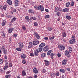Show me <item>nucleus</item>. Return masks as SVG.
<instances>
[{"mask_svg": "<svg viewBox=\"0 0 78 78\" xmlns=\"http://www.w3.org/2000/svg\"><path fill=\"white\" fill-rule=\"evenodd\" d=\"M39 42L38 41H33V44L34 45H37L38 44H39Z\"/></svg>", "mask_w": 78, "mask_h": 78, "instance_id": "obj_1", "label": "nucleus"}, {"mask_svg": "<svg viewBox=\"0 0 78 78\" xmlns=\"http://www.w3.org/2000/svg\"><path fill=\"white\" fill-rule=\"evenodd\" d=\"M33 72L35 74H36V73H37L39 71H38V70L36 69V68H34L33 70Z\"/></svg>", "mask_w": 78, "mask_h": 78, "instance_id": "obj_2", "label": "nucleus"}, {"mask_svg": "<svg viewBox=\"0 0 78 78\" xmlns=\"http://www.w3.org/2000/svg\"><path fill=\"white\" fill-rule=\"evenodd\" d=\"M34 54L36 56H37L39 55V50L36 49L34 52Z\"/></svg>", "mask_w": 78, "mask_h": 78, "instance_id": "obj_3", "label": "nucleus"}, {"mask_svg": "<svg viewBox=\"0 0 78 78\" xmlns=\"http://www.w3.org/2000/svg\"><path fill=\"white\" fill-rule=\"evenodd\" d=\"M58 48H59L60 50H62L65 49V47L64 46H61L59 45L58 46Z\"/></svg>", "mask_w": 78, "mask_h": 78, "instance_id": "obj_4", "label": "nucleus"}, {"mask_svg": "<svg viewBox=\"0 0 78 78\" xmlns=\"http://www.w3.org/2000/svg\"><path fill=\"white\" fill-rule=\"evenodd\" d=\"M41 5H35L34 7L35 9H36L37 10H40V8H41Z\"/></svg>", "mask_w": 78, "mask_h": 78, "instance_id": "obj_5", "label": "nucleus"}, {"mask_svg": "<svg viewBox=\"0 0 78 78\" xmlns=\"http://www.w3.org/2000/svg\"><path fill=\"white\" fill-rule=\"evenodd\" d=\"M48 50H49V48H48V46L45 47L43 48V51L45 52L47 51H48Z\"/></svg>", "mask_w": 78, "mask_h": 78, "instance_id": "obj_6", "label": "nucleus"}, {"mask_svg": "<svg viewBox=\"0 0 78 78\" xmlns=\"http://www.w3.org/2000/svg\"><path fill=\"white\" fill-rule=\"evenodd\" d=\"M34 34L35 37L37 39H40V36L39 35V34H38L36 33V32L34 33Z\"/></svg>", "mask_w": 78, "mask_h": 78, "instance_id": "obj_7", "label": "nucleus"}, {"mask_svg": "<svg viewBox=\"0 0 78 78\" xmlns=\"http://www.w3.org/2000/svg\"><path fill=\"white\" fill-rule=\"evenodd\" d=\"M69 42H70V44H73V43H75V39H71V40Z\"/></svg>", "mask_w": 78, "mask_h": 78, "instance_id": "obj_8", "label": "nucleus"}, {"mask_svg": "<svg viewBox=\"0 0 78 78\" xmlns=\"http://www.w3.org/2000/svg\"><path fill=\"white\" fill-rule=\"evenodd\" d=\"M65 52L66 53L65 55L66 56H67L68 57H70V54H69V51L66 50L65 51Z\"/></svg>", "mask_w": 78, "mask_h": 78, "instance_id": "obj_9", "label": "nucleus"}, {"mask_svg": "<svg viewBox=\"0 0 78 78\" xmlns=\"http://www.w3.org/2000/svg\"><path fill=\"white\" fill-rule=\"evenodd\" d=\"M15 6H17L19 5V1L18 0H15Z\"/></svg>", "mask_w": 78, "mask_h": 78, "instance_id": "obj_10", "label": "nucleus"}, {"mask_svg": "<svg viewBox=\"0 0 78 78\" xmlns=\"http://www.w3.org/2000/svg\"><path fill=\"white\" fill-rule=\"evenodd\" d=\"M67 60L64 59L63 61H62V65H66V63H67Z\"/></svg>", "mask_w": 78, "mask_h": 78, "instance_id": "obj_11", "label": "nucleus"}, {"mask_svg": "<svg viewBox=\"0 0 78 78\" xmlns=\"http://www.w3.org/2000/svg\"><path fill=\"white\" fill-rule=\"evenodd\" d=\"M8 63H6L5 66H4V67L3 68L5 70H6L8 69Z\"/></svg>", "mask_w": 78, "mask_h": 78, "instance_id": "obj_12", "label": "nucleus"}, {"mask_svg": "<svg viewBox=\"0 0 78 78\" xmlns=\"http://www.w3.org/2000/svg\"><path fill=\"white\" fill-rule=\"evenodd\" d=\"M45 46V43H41L40 44L39 46V47H41L43 48Z\"/></svg>", "mask_w": 78, "mask_h": 78, "instance_id": "obj_13", "label": "nucleus"}, {"mask_svg": "<svg viewBox=\"0 0 78 78\" xmlns=\"http://www.w3.org/2000/svg\"><path fill=\"white\" fill-rule=\"evenodd\" d=\"M44 62H45V64L47 66H48L50 64V62H49V61L45 60H44Z\"/></svg>", "mask_w": 78, "mask_h": 78, "instance_id": "obj_14", "label": "nucleus"}, {"mask_svg": "<svg viewBox=\"0 0 78 78\" xmlns=\"http://www.w3.org/2000/svg\"><path fill=\"white\" fill-rule=\"evenodd\" d=\"M26 22H28L29 21H30V19H29V17H28V16H27L25 17Z\"/></svg>", "mask_w": 78, "mask_h": 78, "instance_id": "obj_15", "label": "nucleus"}, {"mask_svg": "<svg viewBox=\"0 0 78 78\" xmlns=\"http://www.w3.org/2000/svg\"><path fill=\"white\" fill-rule=\"evenodd\" d=\"M19 45H20V47H23V44L22 42H20L19 43Z\"/></svg>", "mask_w": 78, "mask_h": 78, "instance_id": "obj_16", "label": "nucleus"}, {"mask_svg": "<svg viewBox=\"0 0 78 78\" xmlns=\"http://www.w3.org/2000/svg\"><path fill=\"white\" fill-rule=\"evenodd\" d=\"M6 2L8 3V4L11 5H12V1L10 0H7Z\"/></svg>", "mask_w": 78, "mask_h": 78, "instance_id": "obj_17", "label": "nucleus"}, {"mask_svg": "<svg viewBox=\"0 0 78 78\" xmlns=\"http://www.w3.org/2000/svg\"><path fill=\"white\" fill-rule=\"evenodd\" d=\"M40 10H41V11H44V8L43 6L41 5Z\"/></svg>", "mask_w": 78, "mask_h": 78, "instance_id": "obj_18", "label": "nucleus"}, {"mask_svg": "<svg viewBox=\"0 0 78 78\" xmlns=\"http://www.w3.org/2000/svg\"><path fill=\"white\" fill-rule=\"evenodd\" d=\"M63 12H67L69 11V9L67 8H66L63 9Z\"/></svg>", "mask_w": 78, "mask_h": 78, "instance_id": "obj_19", "label": "nucleus"}, {"mask_svg": "<svg viewBox=\"0 0 78 78\" xmlns=\"http://www.w3.org/2000/svg\"><path fill=\"white\" fill-rule=\"evenodd\" d=\"M13 28H12V29H9L8 30V33H12V31H13Z\"/></svg>", "mask_w": 78, "mask_h": 78, "instance_id": "obj_20", "label": "nucleus"}, {"mask_svg": "<svg viewBox=\"0 0 78 78\" xmlns=\"http://www.w3.org/2000/svg\"><path fill=\"white\" fill-rule=\"evenodd\" d=\"M21 57L22 58H23V59H25V58H26V55H25V54H24L21 56Z\"/></svg>", "mask_w": 78, "mask_h": 78, "instance_id": "obj_21", "label": "nucleus"}, {"mask_svg": "<svg viewBox=\"0 0 78 78\" xmlns=\"http://www.w3.org/2000/svg\"><path fill=\"white\" fill-rule=\"evenodd\" d=\"M41 56L42 58H44L46 56V54L45 53H43L41 54Z\"/></svg>", "mask_w": 78, "mask_h": 78, "instance_id": "obj_22", "label": "nucleus"}, {"mask_svg": "<svg viewBox=\"0 0 78 78\" xmlns=\"http://www.w3.org/2000/svg\"><path fill=\"white\" fill-rule=\"evenodd\" d=\"M66 17L68 20H70L71 19V17L67 15L66 16Z\"/></svg>", "mask_w": 78, "mask_h": 78, "instance_id": "obj_23", "label": "nucleus"}, {"mask_svg": "<svg viewBox=\"0 0 78 78\" xmlns=\"http://www.w3.org/2000/svg\"><path fill=\"white\" fill-rule=\"evenodd\" d=\"M0 48H1V50L2 51H3L5 50V48L4 46L1 47Z\"/></svg>", "mask_w": 78, "mask_h": 78, "instance_id": "obj_24", "label": "nucleus"}, {"mask_svg": "<svg viewBox=\"0 0 78 78\" xmlns=\"http://www.w3.org/2000/svg\"><path fill=\"white\" fill-rule=\"evenodd\" d=\"M60 71L61 72H62V73H65V70L63 69H60Z\"/></svg>", "mask_w": 78, "mask_h": 78, "instance_id": "obj_25", "label": "nucleus"}, {"mask_svg": "<svg viewBox=\"0 0 78 78\" xmlns=\"http://www.w3.org/2000/svg\"><path fill=\"white\" fill-rule=\"evenodd\" d=\"M52 50H49L47 53V55H48V56H50V53H51Z\"/></svg>", "mask_w": 78, "mask_h": 78, "instance_id": "obj_26", "label": "nucleus"}, {"mask_svg": "<svg viewBox=\"0 0 78 78\" xmlns=\"http://www.w3.org/2000/svg\"><path fill=\"white\" fill-rule=\"evenodd\" d=\"M55 75V73H52L51 74L50 76L51 78H53Z\"/></svg>", "mask_w": 78, "mask_h": 78, "instance_id": "obj_27", "label": "nucleus"}, {"mask_svg": "<svg viewBox=\"0 0 78 78\" xmlns=\"http://www.w3.org/2000/svg\"><path fill=\"white\" fill-rule=\"evenodd\" d=\"M22 74L23 76L26 75V73H25V72L24 70H23L22 72Z\"/></svg>", "mask_w": 78, "mask_h": 78, "instance_id": "obj_28", "label": "nucleus"}, {"mask_svg": "<svg viewBox=\"0 0 78 78\" xmlns=\"http://www.w3.org/2000/svg\"><path fill=\"white\" fill-rule=\"evenodd\" d=\"M42 49H43V48H41V47H39V50L40 52H41L42 51Z\"/></svg>", "mask_w": 78, "mask_h": 78, "instance_id": "obj_29", "label": "nucleus"}, {"mask_svg": "<svg viewBox=\"0 0 78 78\" xmlns=\"http://www.w3.org/2000/svg\"><path fill=\"white\" fill-rule=\"evenodd\" d=\"M4 54L5 55H6V53H7V50L6 49H5L4 51H2Z\"/></svg>", "mask_w": 78, "mask_h": 78, "instance_id": "obj_30", "label": "nucleus"}, {"mask_svg": "<svg viewBox=\"0 0 78 78\" xmlns=\"http://www.w3.org/2000/svg\"><path fill=\"white\" fill-rule=\"evenodd\" d=\"M29 13H33V11L31 9H29L28 10Z\"/></svg>", "mask_w": 78, "mask_h": 78, "instance_id": "obj_31", "label": "nucleus"}, {"mask_svg": "<svg viewBox=\"0 0 78 78\" xmlns=\"http://www.w3.org/2000/svg\"><path fill=\"white\" fill-rule=\"evenodd\" d=\"M50 17V15H47L45 16V19H48Z\"/></svg>", "mask_w": 78, "mask_h": 78, "instance_id": "obj_32", "label": "nucleus"}, {"mask_svg": "<svg viewBox=\"0 0 78 78\" xmlns=\"http://www.w3.org/2000/svg\"><path fill=\"white\" fill-rule=\"evenodd\" d=\"M3 59H0V64H3Z\"/></svg>", "mask_w": 78, "mask_h": 78, "instance_id": "obj_33", "label": "nucleus"}, {"mask_svg": "<svg viewBox=\"0 0 78 78\" xmlns=\"http://www.w3.org/2000/svg\"><path fill=\"white\" fill-rule=\"evenodd\" d=\"M66 5L67 7H69L70 6V2H68L66 4Z\"/></svg>", "mask_w": 78, "mask_h": 78, "instance_id": "obj_34", "label": "nucleus"}, {"mask_svg": "<svg viewBox=\"0 0 78 78\" xmlns=\"http://www.w3.org/2000/svg\"><path fill=\"white\" fill-rule=\"evenodd\" d=\"M22 29L23 30H26V28H25V27L24 26H23L22 27Z\"/></svg>", "mask_w": 78, "mask_h": 78, "instance_id": "obj_35", "label": "nucleus"}, {"mask_svg": "<svg viewBox=\"0 0 78 78\" xmlns=\"http://www.w3.org/2000/svg\"><path fill=\"white\" fill-rule=\"evenodd\" d=\"M74 3H75V2L73 1H72L71 3V5L72 6H73V5H74Z\"/></svg>", "mask_w": 78, "mask_h": 78, "instance_id": "obj_36", "label": "nucleus"}, {"mask_svg": "<svg viewBox=\"0 0 78 78\" xmlns=\"http://www.w3.org/2000/svg\"><path fill=\"white\" fill-rule=\"evenodd\" d=\"M57 56H58V57H59V58H60L61 56V54L59 53H58L57 54Z\"/></svg>", "mask_w": 78, "mask_h": 78, "instance_id": "obj_37", "label": "nucleus"}, {"mask_svg": "<svg viewBox=\"0 0 78 78\" xmlns=\"http://www.w3.org/2000/svg\"><path fill=\"white\" fill-rule=\"evenodd\" d=\"M58 11V7H56L55 9V11L56 12H57Z\"/></svg>", "mask_w": 78, "mask_h": 78, "instance_id": "obj_38", "label": "nucleus"}, {"mask_svg": "<svg viewBox=\"0 0 78 78\" xmlns=\"http://www.w3.org/2000/svg\"><path fill=\"white\" fill-rule=\"evenodd\" d=\"M48 30L49 31H51L52 30V28L51 27H49L48 28Z\"/></svg>", "mask_w": 78, "mask_h": 78, "instance_id": "obj_39", "label": "nucleus"}, {"mask_svg": "<svg viewBox=\"0 0 78 78\" xmlns=\"http://www.w3.org/2000/svg\"><path fill=\"white\" fill-rule=\"evenodd\" d=\"M16 20V18L15 17H14L13 18L12 20L11 21V22H13L15 21V20Z\"/></svg>", "mask_w": 78, "mask_h": 78, "instance_id": "obj_40", "label": "nucleus"}, {"mask_svg": "<svg viewBox=\"0 0 78 78\" xmlns=\"http://www.w3.org/2000/svg\"><path fill=\"white\" fill-rule=\"evenodd\" d=\"M6 5H5L3 7V9L4 10H6Z\"/></svg>", "mask_w": 78, "mask_h": 78, "instance_id": "obj_41", "label": "nucleus"}, {"mask_svg": "<svg viewBox=\"0 0 78 78\" xmlns=\"http://www.w3.org/2000/svg\"><path fill=\"white\" fill-rule=\"evenodd\" d=\"M54 38H55V37L52 36V37H50L49 39H50V40H51V39H54Z\"/></svg>", "mask_w": 78, "mask_h": 78, "instance_id": "obj_42", "label": "nucleus"}, {"mask_svg": "<svg viewBox=\"0 0 78 78\" xmlns=\"http://www.w3.org/2000/svg\"><path fill=\"white\" fill-rule=\"evenodd\" d=\"M31 19L34 20H36V18L35 17H32Z\"/></svg>", "mask_w": 78, "mask_h": 78, "instance_id": "obj_43", "label": "nucleus"}, {"mask_svg": "<svg viewBox=\"0 0 78 78\" xmlns=\"http://www.w3.org/2000/svg\"><path fill=\"white\" fill-rule=\"evenodd\" d=\"M11 75H6L5 77L6 78H10L11 77Z\"/></svg>", "mask_w": 78, "mask_h": 78, "instance_id": "obj_44", "label": "nucleus"}, {"mask_svg": "<svg viewBox=\"0 0 78 78\" xmlns=\"http://www.w3.org/2000/svg\"><path fill=\"white\" fill-rule=\"evenodd\" d=\"M16 50H17L18 51H21V49H20V48H16Z\"/></svg>", "mask_w": 78, "mask_h": 78, "instance_id": "obj_45", "label": "nucleus"}, {"mask_svg": "<svg viewBox=\"0 0 78 78\" xmlns=\"http://www.w3.org/2000/svg\"><path fill=\"white\" fill-rule=\"evenodd\" d=\"M46 72V70L45 69H43V73H45Z\"/></svg>", "mask_w": 78, "mask_h": 78, "instance_id": "obj_46", "label": "nucleus"}, {"mask_svg": "<svg viewBox=\"0 0 78 78\" xmlns=\"http://www.w3.org/2000/svg\"><path fill=\"white\" fill-rule=\"evenodd\" d=\"M63 37H66V33H64L63 34Z\"/></svg>", "mask_w": 78, "mask_h": 78, "instance_id": "obj_47", "label": "nucleus"}, {"mask_svg": "<svg viewBox=\"0 0 78 78\" xmlns=\"http://www.w3.org/2000/svg\"><path fill=\"white\" fill-rule=\"evenodd\" d=\"M37 23H36V22H35V23H34V26H37Z\"/></svg>", "mask_w": 78, "mask_h": 78, "instance_id": "obj_48", "label": "nucleus"}, {"mask_svg": "<svg viewBox=\"0 0 78 78\" xmlns=\"http://www.w3.org/2000/svg\"><path fill=\"white\" fill-rule=\"evenodd\" d=\"M56 15L58 16H59V15H60V13H59V12H57L56 13Z\"/></svg>", "mask_w": 78, "mask_h": 78, "instance_id": "obj_49", "label": "nucleus"}, {"mask_svg": "<svg viewBox=\"0 0 78 78\" xmlns=\"http://www.w3.org/2000/svg\"><path fill=\"white\" fill-rule=\"evenodd\" d=\"M69 51H72V48L71 47H69Z\"/></svg>", "mask_w": 78, "mask_h": 78, "instance_id": "obj_50", "label": "nucleus"}, {"mask_svg": "<svg viewBox=\"0 0 78 78\" xmlns=\"http://www.w3.org/2000/svg\"><path fill=\"white\" fill-rule=\"evenodd\" d=\"M56 76H59V73L58 72L57 73H56Z\"/></svg>", "mask_w": 78, "mask_h": 78, "instance_id": "obj_51", "label": "nucleus"}, {"mask_svg": "<svg viewBox=\"0 0 78 78\" xmlns=\"http://www.w3.org/2000/svg\"><path fill=\"white\" fill-rule=\"evenodd\" d=\"M50 56H51V57H53V56H54V54L51 53L50 55Z\"/></svg>", "mask_w": 78, "mask_h": 78, "instance_id": "obj_52", "label": "nucleus"}, {"mask_svg": "<svg viewBox=\"0 0 78 78\" xmlns=\"http://www.w3.org/2000/svg\"><path fill=\"white\" fill-rule=\"evenodd\" d=\"M2 26H4V25H5V23L4 22L2 23Z\"/></svg>", "mask_w": 78, "mask_h": 78, "instance_id": "obj_53", "label": "nucleus"}, {"mask_svg": "<svg viewBox=\"0 0 78 78\" xmlns=\"http://www.w3.org/2000/svg\"><path fill=\"white\" fill-rule=\"evenodd\" d=\"M22 62L23 63V64H25V63H26V62H25V60H23L22 61Z\"/></svg>", "mask_w": 78, "mask_h": 78, "instance_id": "obj_54", "label": "nucleus"}, {"mask_svg": "<svg viewBox=\"0 0 78 78\" xmlns=\"http://www.w3.org/2000/svg\"><path fill=\"white\" fill-rule=\"evenodd\" d=\"M0 9H3V5H0Z\"/></svg>", "mask_w": 78, "mask_h": 78, "instance_id": "obj_55", "label": "nucleus"}, {"mask_svg": "<svg viewBox=\"0 0 78 78\" xmlns=\"http://www.w3.org/2000/svg\"><path fill=\"white\" fill-rule=\"evenodd\" d=\"M58 11H62V9L58 7Z\"/></svg>", "mask_w": 78, "mask_h": 78, "instance_id": "obj_56", "label": "nucleus"}, {"mask_svg": "<svg viewBox=\"0 0 78 78\" xmlns=\"http://www.w3.org/2000/svg\"><path fill=\"white\" fill-rule=\"evenodd\" d=\"M31 47H32V45H29L28 47V48H31Z\"/></svg>", "mask_w": 78, "mask_h": 78, "instance_id": "obj_57", "label": "nucleus"}, {"mask_svg": "<svg viewBox=\"0 0 78 78\" xmlns=\"http://www.w3.org/2000/svg\"><path fill=\"white\" fill-rule=\"evenodd\" d=\"M34 78H37V75H34Z\"/></svg>", "mask_w": 78, "mask_h": 78, "instance_id": "obj_58", "label": "nucleus"}, {"mask_svg": "<svg viewBox=\"0 0 78 78\" xmlns=\"http://www.w3.org/2000/svg\"><path fill=\"white\" fill-rule=\"evenodd\" d=\"M32 44H33V43L32 42H29V45H32Z\"/></svg>", "mask_w": 78, "mask_h": 78, "instance_id": "obj_59", "label": "nucleus"}, {"mask_svg": "<svg viewBox=\"0 0 78 78\" xmlns=\"http://www.w3.org/2000/svg\"><path fill=\"white\" fill-rule=\"evenodd\" d=\"M30 55L31 56H34V55L33 54V53H31L30 54Z\"/></svg>", "mask_w": 78, "mask_h": 78, "instance_id": "obj_60", "label": "nucleus"}, {"mask_svg": "<svg viewBox=\"0 0 78 78\" xmlns=\"http://www.w3.org/2000/svg\"><path fill=\"white\" fill-rule=\"evenodd\" d=\"M9 66L10 67H12V63H10L9 64Z\"/></svg>", "mask_w": 78, "mask_h": 78, "instance_id": "obj_61", "label": "nucleus"}, {"mask_svg": "<svg viewBox=\"0 0 78 78\" xmlns=\"http://www.w3.org/2000/svg\"><path fill=\"white\" fill-rule=\"evenodd\" d=\"M67 70L68 71V72H70V69L69 68H67Z\"/></svg>", "mask_w": 78, "mask_h": 78, "instance_id": "obj_62", "label": "nucleus"}, {"mask_svg": "<svg viewBox=\"0 0 78 78\" xmlns=\"http://www.w3.org/2000/svg\"><path fill=\"white\" fill-rule=\"evenodd\" d=\"M72 39H75V37L74 36H73L72 37Z\"/></svg>", "mask_w": 78, "mask_h": 78, "instance_id": "obj_63", "label": "nucleus"}, {"mask_svg": "<svg viewBox=\"0 0 78 78\" xmlns=\"http://www.w3.org/2000/svg\"><path fill=\"white\" fill-rule=\"evenodd\" d=\"M11 37L9 39V42H11Z\"/></svg>", "mask_w": 78, "mask_h": 78, "instance_id": "obj_64", "label": "nucleus"}]
</instances>
